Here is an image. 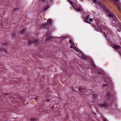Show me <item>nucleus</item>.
<instances>
[{
	"label": "nucleus",
	"instance_id": "1",
	"mask_svg": "<svg viewBox=\"0 0 121 121\" xmlns=\"http://www.w3.org/2000/svg\"><path fill=\"white\" fill-rule=\"evenodd\" d=\"M68 1L69 2L73 8L75 9V10L78 11H83V9L81 7L76 8L75 6L76 4L74 3H73L70 0H68Z\"/></svg>",
	"mask_w": 121,
	"mask_h": 121
},
{
	"label": "nucleus",
	"instance_id": "2",
	"mask_svg": "<svg viewBox=\"0 0 121 121\" xmlns=\"http://www.w3.org/2000/svg\"><path fill=\"white\" fill-rule=\"evenodd\" d=\"M69 42L70 43L71 45L70 46V48H71L73 49L76 52H78L79 51L78 49L74 46V43L72 39L69 38Z\"/></svg>",
	"mask_w": 121,
	"mask_h": 121
},
{
	"label": "nucleus",
	"instance_id": "3",
	"mask_svg": "<svg viewBox=\"0 0 121 121\" xmlns=\"http://www.w3.org/2000/svg\"><path fill=\"white\" fill-rule=\"evenodd\" d=\"M39 42V41L37 39L35 40L34 41H29L28 43V44L30 45L32 43L36 44Z\"/></svg>",
	"mask_w": 121,
	"mask_h": 121
},
{
	"label": "nucleus",
	"instance_id": "4",
	"mask_svg": "<svg viewBox=\"0 0 121 121\" xmlns=\"http://www.w3.org/2000/svg\"><path fill=\"white\" fill-rule=\"evenodd\" d=\"M50 33V32H47L46 33V36L47 38V39H49L51 38V37L49 35V34Z\"/></svg>",
	"mask_w": 121,
	"mask_h": 121
},
{
	"label": "nucleus",
	"instance_id": "5",
	"mask_svg": "<svg viewBox=\"0 0 121 121\" xmlns=\"http://www.w3.org/2000/svg\"><path fill=\"white\" fill-rule=\"evenodd\" d=\"M22 102L23 103L22 104L23 105H25L26 104L27 102V101H26H26L24 99L22 98Z\"/></svg>",
	"mask_w": 121,
	"mask_h": 121
},
{
	"label": "nucleus",
	"instance_id": "6",
	"mask_svg": "<svg viewBox=\"0 0 121 121\" xmlns=\"http://www.w3.org/2000/svg\"><path fill=\"white\" fill-rule=\"evenodd\" d=\"M113 48L114 49H115L117 50V49H120L121 48V47L119 45H114L113 46Z\"/></svg>",
	"mask_w": 121,
	"mask_h": 121
},
{
	"label": "nucleus",
	"instance_id": "7",
	"mask_svg": "<svg viewBox=\"0 0 121 121\" xmlns=\"http://www.w3.org/2000/svg\"><path fill=\"white\" fill-rule=\"evenodd\" d=\"M68 38L67 36H64L59 38V39L60 40H64L66 38Z\"/></svg>",
	"mask_w": 121,
	"mask_h": 121
},
{
	"label": "nucleus",
	"instance_id": "8",
	"mask_svg": "<svg viewBox=\"0 0 121 121\" xmlns=\"http://www.w3.org/2000/svg\"><path fill=\"white\" fill-rule=\"evenodd\" d=\"M99 105L101 107H105L107 106V104H99Z\"/></svg>",
	"mask_w": 121,
	"mask_h": 121
},
{
	"label": "nucleus",
	"instance_id": "9",
	"mask_svg": "<svg viewBox=\"0 0 121 121\" xmlns=\"http://www.w3.org/2000/svg\"><path fill=\"white\" fill-rule=\"evenodd\" d=\"M26 32V30L25 29H23L21 30L20 33L21 34H23L25 33Z\"/></svg>",
	"mask_w": 121,
	"mask_h": 121
},
{
	"label": "nucleus",
	"instance_id": "10",
	"mask_svg": "<svg viewBox=\"0 0 121 121\" xmlns=\"http://www.w3.org/2000/svg\"><path fill=\"white\" fill-rule=\"evenodd\" d=\"M113 0L116 3H117V6H118V9L119 10H120V8L118 6V2H119V0Z\"/></svg>",
	"mask_w": 121,
	"mask_h": 121
},
{
	"label": "nucleus",
	"instance_id": "11",
	"mask_svg": "<svg viewBox=\"0 0 121 121\" xmlns=\"http://www.w3.org/2000/svg\"><path fill=\"white\" fill-rule=\"evenodd\" d=\"M49 8V7L48 6H47L45 7L44 8V9L43 11H44L46 10L48 8Z\"/></svg>",
	"mask_w": 121,
	"mask_h": 121
},
{
	"label": "nucleus",
	"instance_id": "12",
	"mask_svg": "<svg viewBox=\"0 0 121 121\" xmlns=\"http://www.w3.org/2000/svg\"><path fill=\"white\" fill-rule=\"evenodd\" d=\"M98 95L96 94H94L93 96V98L94 99L96 98L97 96Z\"/></svg>",
	"mask_w": 121,
	"mask_h": 121
},
{
	"label": "nucleus",
	"instance_id": "13",
	"mask_svg": "<svg viewBox=\"0 0 121 121\" xmlns=\"http://www.w3.org/2000/svg\"><path fill=\"white\" fill-rule=\"evenodd\" d=\"M82 57L83 58H87V57L85 55H82Z\"/></svg>",
	"mask_w": 121,
	"mask_h": 121
},
{
	"label": "nucleus",
	"instance_id": "14",
	"mask_svg": "<svg viewBox=\"0 0 121 121\" xmlns=\"http://www.w3.org/2000/svg\"><path fill=\"white\" fill-rule=\"evenodd\" d=\"M91 62V65H92L94 67H95V65L94 64V63H93V62L92 61H90Z\"/></svg>",
	"mask_w": 121,
	"mask_h": 121
},
{
	"label": "nucleus",
	"instance_id": "15",
	"mask_svg": "<svg viewBox=\"0 0 121 121\" xmlns=\"http://www.w3.org/2000/svg\"><path fill=\"white\" fill-rule=\"evenodd\" d=\"M52 21V19H50L47 21V22L48 24L49 23H51Z\"/></svg>",
	"mask_w": 121,
	"mask_h": 121
},
{
	"label": "nucleus",
	"instance_id": "16",
	"mask_svg": "<svg viewBox=\"0 0 121 121\" xmlns=\"http://www.w3.org/2000/svg\"><path fill=\"white\" fill-rule=\"evenodd\" d=\"M83 89V88L80 87L78 88V90L80 91L81 92L82 91Z\"/></svg>",
	"mask_w": 121,
	"mask_h": 121
},
{
	"label": "nucleus",
	"instance_id": "17",
	"mask_svg": "<svg viewBox=\"0 0 121 121\" xmlns=\"http://www.w3.org/2000/svg\"><path fill=\"white\" fill-rule=\"evenodd\" d=\"M36 119V118H32L31 119V120L32 121H35Z\"/></svg>",
	"mask_w": 121,
	"mask_h": 121
},
{
	"label": "nucleus",
	"instance_id": "18",
	"mask_svg": "<svg viewBox=\"0 0 121 121\" xmlns=\"http://www.w3.org/2000/svg\"><path fill=\"white\" fill-rule=\"evenodd\" d=\"M113 16V15L112 14H109L108 15V16L110 17H112Z\"/></svg>",
	"mask_w": 121,
	"mask_h": 121
},
{
	"label": "nucleus",
	"instance_id": "19",
	"mask_svg": "<svg viewBox=\"0 0 121 121\" xmlns=\"http://www.w3.org/2000/svg\"><path fill=\"white\" fill-rule=\"evenodd\" d=\"M0 50L4 51V49L2 47H1L0 48Z\"/></svg>",
	"mask_w": 121,
	"mask_h": 121
},
{
	"label": "nucleus",
	"instance_id": "20",
	"mask_svg": "<svg viewBox=\"0 0 121 121\" xmlns=\"http://www.w3.org/2000/svg\"><path fill=\"white\" fill-rule=\"evenodd\" d=\"M89 18V16H87L86 17V19H88Z\"/></svg>",
	"mask_w": 121,
	"mask_h": 121
},
{
	"label": "nucleus",
	"instance_id": "21",
	"mask_svg": "<svg viewBox=\"0 0 121 121\" xmlns=\"http://www.w3.org/2000/svg\"><path fill=\"white\" fill-rule=\"evenodd\" d=\"M85 22L89 24H90V22L87 21L86 20L85 21Z\"/></svg>",
	"mask_w": 121,
	"mask_h": 121
},
{
	"label": "nucleus",
	"instance_id": "22",
	"mask_svg": "<svg viewBox=\"0 0 121 121\" xmlns=\"http://www.w3.org/2000/svg\"><path fill=\"white\" fill-rule=\"evenodd\" d=\"M104 121H107V119L105 118H104L103 119Z\"/></svg>",
	"mask_w": 121,
	"mask_h": 121
},
{
	"label": "nucleus",
	"instance_id": "23",
	"mask_svg": "<svg viewBox=\"0 0 121 121\" xmlns=\"http://www.w3.org/2000/svg\"><path fill=\"white\" fill-rule=\"evenodd\" d=\"M92 1L94 2H96L97 0H92Z\"/></svg>",
	"mask_w": 121,
	"mask_h": 121
},
{
	"label": "nucleus",
	"instance_id": "24",
	"mask_svg": "<svg viewBox=\"0 0 121 121\" xmlns=\"http://www.w3.org/2000/svg\"><path fill=\"white\" fill-rule=\"evenodd\" d=\"M107 84H104V85H103V86H106L107 85Z\"/></svg>",
	"mask_w": 121,
	"mask_h": 121
},
{
	"label": "nucleus",
	"instance_id": "25",
	"mask_svg": "<svg viewBox=\"0 0 121 121\" xmlns=\"http://www.w3.org/2000/svg\"><path fill=\"white\" fill-rule=\"evenodd\" d=\"M38 97H35V100H37V99H38Z\"/></svg>",
	"mask_w": 121,
	"mask_h": 121
},
{
	"label": "nucleus",
	"instance_id": "26",
	"mask_svg": "<svg viewBox=\"0 0 121 121\" xmlns=\"http://www.w3.org/2000/svg\"><path fill=\"white\" fill-rule=\"evenodd\" d=\"M40 0L42 2H44L45 0Z\"/></svg>",
	"mask_w": 121,
	"mask_h": 121
},
{
	"label": "nucleus",
	"instance_id": "27",
	"mask_svg": "<svg viewBox=\"0 0 121 121\" xmlns=\"http://www.w3.org/2000/svg\"><path fill=\"white\" fill-rule=\"evenodd\" d=\"M89 20L91 22L92 21V19H90Z\"/></svg>",
	"mask_w": 121,
	"mask_h": 121
},
{
	"label": "nucleus",
	"instance_id": "28",
	"mask_svg": "<svg viewBox=\"0 0 121 121\" xmlns=\"http://www.w3.org/2000/svg\"><path fill=\"white\" fill-rule=\"evenodd\" d=\"M102 29H101V30H100V33H102Z\"/></svg>",
	"mask_w": 121,
	"mask_h": 121
},
{
	"label": "nucleus",
	"instance_id": "29",
	"mask_svg": "<svg viewBox=\"0 0 121 121\" xmlns=\"http://www.w3.org/2000/svg\"><path fill=\"white\" fill-rule=\"evenodd\" d=\"M44 25V26H46L47 25V24H45Z\"/></svg>",
	"mask_w": 121,
	"mask_h": 121
},
{
	"label": "nucleus",
	"instance_id": "30",
	"mask_svg": "<svg viewBox=\"0 0 121 121\" xmlns=\"http://www.w3.org/2000/svg\"><path fill=\"white\" fill-rule=\"evenodd\" d=\"M1 68V65H0V68Z\"/></svg>",
	"mask_w": 121,
	"mask_h": 121
},
{
	"label": "nucleus",
	"instance_id": "31",
	"mask_svg": "<svg viewBox=\"0 0 121 121\" xmlns=\"http://www.w3.org/2000/svg\"><path fill=\"white\" fill-rule=\"evenodd\" d=\"M48 101L47 100H46V101Z\"/></svg>",
	"mask_w": 121,
	"mask_h": 121
}]
</instances>
